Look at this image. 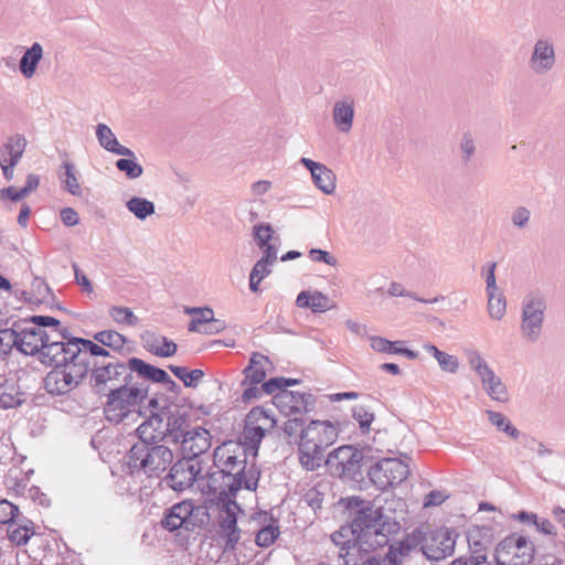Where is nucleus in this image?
<instances>
[{"instance_id":"a211bd4d","label":"nucleus","mask_w":565,"mask_h":565,"mask_svg":"<svg viewBox=\"0 0 565 565\" xmlns=\"http://www.w3.org/2000/svg\"><path fill=\"white\" fill-rule=\"evenodd\" d=\"M170 413V406H163L158 412L151 411L149 417L135 430L137 437H153V439L166 441V420Z\"/></svg>"},{"instance_id":"423d86ee","label":"nucleus","mask_w":565,"mask_h":565,"mask_svg":"<svg viewBox=\"0 0 565 565\" xmlns=\"http://www.w3.org/2000/svg\"><path fill=\"white\" fill-rule=\"evenodd\" d=\"M338 438V429L330 420H310L300 435L298 456L307 471L318 470L324 459V450Z\"/></svg>"},{"instance_id":"ea45409f","label":"nucleus","mask_w":565,"mask_h":565,"mask_svg":"<svg viewBox=\"0 0 565 565\" xmlns=\"http://www.w3.org/2000/svg\"><path fill=\"white\" fill-rule=\"evenodd\" d=\"M412 552H414L413 548L404 540L390 545L388 552L384 558L385 565H398L402 558L409 556Z\"/></svg>"},{"instance_id":"3c124183","label":"nucleus","mask_w":565,"mask_h":565,"mask_svg":"<svg viewBox=\"0 0 565 565\" xmlns=\"http://www.w3.org/2000/svg\"><path fill=\"white\" fill-rule=\"evenodd\" d=\"M262 420L269 422V427L276 425V419L270 415V411L265 409L263 406L253 407L246 415L245 423L253 425H260Z\"/></svg>"},{"instance_id":"f03ea898","label":"nucleus","mask_w":565,"mask_h":565,"mask_svg":"<svg viewBox=\"0 0 565 565\" xmlns=\"http://www.w3.org/2000/svg\"><path fill=\"white\" fill-rule=\"evenodd\" d=\"M351 521L331 534L338 547V565H381L377 548L388 545L391 537L401 530L399 523L375 508L373 501L356 495L341 500Z\"/></svg>"},{"instance_id":"f3484780","label":"nucleus","mask_w":565,"mask_h":565,"mask_svg":"<svg viewBox=\"0 0 565 565\" xmlns=\"http://www.w3.org/2000/svg\"><path fill=\"white\" fill-rule=\"evenodd\" d=\"M179 445H181L183 457L199 460L198 458L211 447V434L205 428L195 427L181 438Z\"/></svg>"},{"instance_id":"052dcab7","label":"nucleus","mask_w":565,"mask_h":565,"mask_svg":"<svg viewBox=\"0 0 565 565\" xmlns=\"http://www.w3.org/2000/svg\"><path fill=\"white\" fill-rule=\"evenodd\" d=\"M309 257L312 262L324 263L332 267H335L338 264L337 258L331 253L320 248H311L309 250Z\"/></svg>"},{"instance_id":"e2e57ef3","label":"nucleus","mask_w":565,"mask_h":565,"mask_svg":"<svg viewBox=\"0 0 565 565\" xmlns=\"http://www.w3.org/2000/svg\"><path fill=\"white\" fill-rule=\"evenodd\" d=\"M531 212L525 206L516 207L511 215V222L514 226L519 228H523L527 225L530 221Z\"/></svg>"},{"instance_id":"2eb2a0df","label":"nucleus","mask_w":565,"mask_h":565,"mask_svg":"<svg viewBox=\"0 0 565 565\" xmlns=\"http://www.w3.org/2000/svg\"><path fill=\"white\" fill-rule=\"evenodd\" d=\"M455 540L448 529L439 530L430 534L428 539H425L419 551L427 559L440 561L450 556L455 551Z\"/></svg>"},{"instance_id":"cd10ccee","label":"nucleus","mask_w":565,"mask_h":565,"mask_svg":"<svg viewBox=\"0 0 565 565\" xmlns=\"http://www.w3.org/2000/svg\"><path fill=\"white\" fill-rule=\"evenodd\" d=\"M62 168L64 169V172L60 174V180L63 190L67 191L74 196H82L83 190L76 174L75 164L68 160H65L62 163Z\"/></svg>"},{"instance_id":"a878e982","label":"nucleus","mask_w":565,"mask_h":565,"mask_svg":"<svg viewBox=\"0 0 565 565\" xmlns=\"http://www.w3.org/2000/svg\"><path fill=\"white\" fill-rule=\"evenodd\" d=\"M93 342L103 348H109L110 353H121L128 339L116 330H102L93 334Z\"/></svg>"},{"instance_id":"ddd939ff","label":"nucleus","mask_w":565,"mask_h":565,"mask_svg":"<svg viewBox=\"0 0 565 565\" xmlns=\"http://www.w3.org/2000/svg\"><path fill=\"white\" fill-rule=\"evenodd\" d=\"M556 64V53L554 43L548 38H540L533 45L529 58V67L536 75H545L551 72Z\"/></svg>"},{"instance_id":"603ef678","label":"nucleus","mask_w":565,"mask_h":565,"mask_svg":"<svg viewBox=\"0 0 565 565\" xmlns=\"http://www.w3.org/2000/svg\"><path fill=\"white\" fill-rule=\"evenodd\" d=\"M33 177L29 175L28 183L22 189H15L13 186L4 188L0 190V199H9L12 202H18L23 199L32 190Z\"/></svg>"},{"instance_id":"4be33fe9","label":"nucleus","mask_w":565,"mask_h":565,"mask_svg":"<svg viewBox=\"0 0 565 565\" xmlns=\"http://www.w3.org/2000/svg\"><path fill=\"white\" fill-rule=\"evenodd\" d=\"M188 508H190V500L181 501L167 509L161 520L162 527L169 532L180 529L186 531V516H190L192 511L191 509L186 510Z\"/></svg>"},{"instance_id":"f257e3e1","label":"nucleus","mask_w":565,"mask_h":565,"mask_svg":"<svg viewBox=\"0 0 565 565\" xmlns=\"http://www.w3.org/2000/svg\"><path fill=\"white\" fill-rule=\"evenodd\" d=\"M99 348L103 353H86L85 374L74 380L75 383H70L68 387L61 386L56 395L70 393L88 379L90 393L98 398H106L103 411L107 422L117 425L131 414L143 415L141 407L150 390L149 384L141 382L145 361L136 356L120 360L107 349Z\"/></svg>"},{"instance_id":"5fc2aeb1","label":"nucleus","mask_w":565,"mask_h":565,"mask_svg":"<svg viewBox=\"0 0 565 565\" xmlns=\"http://www.w3.org/2000/svg\"><path fill=\"white\" fill-rule=\"evenodd\" d=\"M333 307L332 300L319 290L311 294L310 309L312 312L321 313Z\"/></svg>"},{"instance_id":"e433bc0d","label":"nucleus","mask_w":565,"mask_h":565,"mask_svg":"<svg viewBox=\"0 0 565 565\" xmlns=\"http://www.w3.org/2000/svg\"><path fill=\"white\" fill-rule=\"evenodd\" d=\"M271 523L263 526L256 533L255 543L260 547H268L275 543L278 539L280 531L278 526V520L270 518Z\"/></svg>"},{"instance_id":"864d4df0","label":"nucleus","mask_w":565,"mask_h":565,"mask_svg":"<svg viewBox=\"0 0 565 565\" xmlns=\"http://www.w3.org/2000/svg\"><path fill=\"white\" fill-rule=\"evenodd\" d=\"M19 70L28 78L35 73V43L25 51L20 61Z\"/></svg>"},{"instance_id":"bb28decb","label":"nucleus","mask_w":565,"mask_h":565,"mask_svg":"<svg viewBox=\"0 0 565 565\" xmlns=\"http://www.w3.org/2000/svg\"><path fill=\"white\" fill-rule=\"evenodd\" d=\"M13 333L11 344L24 355H35V327L24 329L20 332L11 330Z\"/></svg>"},{"instance_id":"dca6fc26","label":"nucleus","mask_w":565,"mask_h":565,"mask_svg":"<svg viewBox=\"0 0 565 565\" xmlns=\"http://www.w3.org/2000/svg\"><path fill=\"white\" fill-rule=\"evenodd\" d=\"M25 145V138L21 135H15L9 138L0 149V166L7 181L13 179V168L22 157Z\"/></svg>"},{"instance_id":"7c9ffc66","label":"nucleus","mask_w":565,"mask_h":565,"mask_svg":"<svg viewBox=\"0 0 565 565\" xmlns=\"http://www.w3.org/2000/svg\"><path fill=\"white\" fill-rule=\"evenodd\" d=\"M38 548L43 550L44 555L39 559L38 565H57L60 559L58 544L54 539L40 536L38 534Z\"/></svg>"},{"instance_id":"f704fd0d","label":"nucleus","mask_w":565,"mask_h":565,"mask_svg":"<svg viewBox=\"0 0 565 565\" xmlns=\"http://www.w3.org/2000/svg\"><path fill=\"white\" fill-rule=\"evenodd\" d=\"M487 415L489 422L495 426L499 431L504 433L512 439L521 437V431L512 425L504 414L495 411H487Z\"/></svg>"},{"instance_id":"39448f33","label":"nucleus","mask_w":565,"mask_h":565,"mask_svg":"<svg viewBox=\"0 0 565 565\" xmlns=\"http://www.w3.org/2000/svg\"><path fill=\"white\" fill-rule=\"evenodd\" d=\"M137 438L125 456L130 473L159 478L173 462V450L167 441L156 440L153 437Z\"/></svg>"},{"instance_id":"de8ad7c7","label":"nucleus","mask_w":565,"mask_h":565,"mask_svg":"<svg viewBox=\"0 0 565 565\" xmlns=\"http://www.w3.org/2000/svg\"><path fill=\"white\" fill-rule=\"evenodd\" d=\"M116 168L125 173V175L130 179H137L142 175L143 168L139 164L136 159H118L115 163Z\"/></svg>"},{"instance_id":"b1692460","label":"nucleus","mask_w":565,"mask_h":565,"mask_svg":"<svg viewBox=\"0 0 565 565\" xmlns=\"http://www.w3.org/2000/svg\"><path fill=\"white\" fill-rule=\"evenodd\" d=\"M141 382L149 384L151 383H160L166 386V390L174 395H178L181 392V387L179 384L173 381L170 375L161 367L152 365L145 361L143 372Z\"/></svg>"},{"instance_id":"c756f323","label":"nucleus","mask_w":565,"mask_h":565,"mask_svg":"<svg viewBox=\"0 0 565 565\" xmlns=\"http://www.w3.org/2000/svg\"><path fill=\"white\" fill-rule=\"evenodd\" d=\"M168 369L175 377L183 382L185 387L195 388L204 377V372L201 369L189 370L185 366L173 364L168 365Z\"/></svg>"},{"instance_id":"37998d69","label":"nucleus","mask_w":565,"mask_h":565,"mask_svg":"<svg viewBox=\"0 0 565 565\" xmlns=\"http://www.w3.org/2000/svg\"><path fill=\"white\" fill-rule=\"evenodd\" d=\"M488 296V310L491 318L500 320L507 310L505 298L502 292L490 291Z\"/></svg>"},{"instance_id":"58836bf2","label":"nucleus","mask_w":565,"mask_h":565,"mask_svg":"<svg viewBox=\"0 0 565 565\" xmlns=\"http://www.w3.org/2000/svg\"><path fill=\"white\" fill-rule=\"evenodd\" d=\"M38 309L45 307L49 309H62L60 303L56 301L55 296L52 294L51 288L49 285L42 280L40 277H38Z\"/></svg>"},{"instance_id":"5701e85b","label":"nucleus","mask_w":565,"mask_h":565,"mask_svg":"<svg viewBox=\"0 0 565 565\" xmlns=\"http://www.w3.org/2000/svg\"><path fill=\"white\" fill-rule=\"evenodd\" d=\"M266 435V427L264 425H253L245 423L243 433L239 437V445L242 449H246V452H252L253 457L258 454L262 440Z\"/></svg>"},{"instance_id":"72a5a7b5","label":"nucleus","mask_w":565,"mask_h":565,"mask_svg":"<svg viewBox=\"0 0 565 565\" xmlns=\"http://www.w3.org/2000/svg\"><path fill=\"white\" fill-rule=\"evenodd\" d=\"M34 533L35 531L32 521H29L28 524H18L14 520L8 525L9 539L17 545L26 544Z\"/></svg>"},{"instance_id":"bf43d9fd","label":"nucleus","mask_w":565,"mask_h":565,"mask_svg":"<svg viewBox=\"0 0 565 565\" xmlns=\"http://www.w3.org/2000/svg\"><path fill=\"white\" fill-rule=\"evenodd\" d=\"M436 360L444 372L456 373L459 369V361L457 356L448 354L444 351L437 356Z\"/></svg>"},{"instance_id":"69168bd1","label":"nucleus","mask_w":565,"mask_h":565,"mask_svg":"<svg viewBox=\"0 0 565 565\" xmlns=\"http://www.w3.org/2000/svg\"><path fill=\"white\" fill-rule=\"evenodd\" d=\"M226 322L221 319L214 318V312L212 311V319L210 321H205L202 327V333L205 334H216L226 329Z\"/></svg>"},{"instance_id":"4d7b16f0","label":"nucleus","mask_w":565,"mask_h":565,"mask_svg":"<svg viewBox=\"0 0 565 565\" xmlns=\"http://www.w3.org/2000/svg\"><path fill=\"white\" fill-rule=\"evenodd\" d=\"M468 361L471 369L478 374V376L484 377L486 373L491 371L486 360L476 351H470L468 353Z\"/></svg>"},{"instance_id":"09e8293b","label":"nucleus","mask_w":565,"mask_h":565,"mask_svg":"<svg viewBox=\"0 0 565 565\" xmlns=\"http://www.w3.org/2000/svg\"><path fill=\"white\" fill-rule=\"evenodd\" d=\"M96 137L99 145L107 151H111L115 146H118V140L111 129L105 124H98L96 127Z\"/></svg>"},{"instance_id":"79ce46f5","label":"nucleus","mask_w":565,"mask_h":565,"mask_svg":"<svg viewBox=\"0 0 565 565\" xmlns=\"http://www.w3.org/2000/svg\"><path fill=\"white\" fill-rule=\"evenodd\" d=\"M110 318L118 324L137 326L139 322L138 317L128 307L113 306L108 311Z\"/></svg>"},{"instance_id":"412c9836","label":"nucleus","mask_w":565,"mask_h":565,"mask_svg":"<svg viewBox=\"0 0 565 565\" xmlns=\"http://www.w3.org/2000/svg\"><path fill=\"white\" fill-rule=\"evenodd\" d=\"M271 365L273 363L268 356L259 352H253L248 365L243 370L244 380L242 385L264 383L267 375V366Z\"/></svg>"},{"instance_id":"774afa93","label":"nucleus","mask_w":565,"mask_h":565,"mask_svg":"<svg viewBox=\"0 0 565 565\" xmlns=\"http://www.w3.org/2000/svg\"><path fill=\"white\" fill-rule=\"evenodd\" d=\"M273 263H269L267 260H264L263 258H259L254 267L252 268V274L254 277H262V279L266 278L271 274L270 266H273Z\"/></svg>"},{"instance_id":"49530a36","label":"nucleus","mask_w":565,"mask_h":565,"mask_svg":"<svg viewBox=\"0 0 565 565\" xmlns=\"http://www.w3.org/2000/svg\"><path fill=\"white\" fill-rule=\"evenodd\" d=\"M370 341L371 348L374 351L387 354H398L397 349H401V347L404 344L403 341H390L379 335L372 337Z\"/></svg>"},{"instance_id":"a18cd8bd","label":"nucleus","mask_w":565,"mask_h":565,"mask_svg":"<svg viewBox=\"0 0 565 565\" xmlns=\"http://www.w3.org/2000/svg\"><path fill=\"white\" fill-rule=\"evenodd\" d=\"M354 108H333V120L341 132H349L352 128Z\"/></svg>"},{"instance_id":"9b49d317","label":"nucleus","mask_w":565,"mask_h":565,"mask_svg":"<svg viewBox=\"0 0 565 565\" xmlns=\"http://www.w3.org/2000/svg\"><path fill=\"white\" fill-rule=\"evenodd\" d=\"M281 386L273 394V404L286 416L310 413L316 407V397L311 393H298Z\"/></svg>"},{"instance_id":"0e129e2a","label":"nucleus","mask_w":565,"mask_h":565,"mask_svg":"<svg viewBox=\"0 0 565 565\" xmlns=\"http://www.w3.org/2000/svg\"><path fill=\"white\" fill-rule=\"evenodd\" d=\"M162 343L163 344L161 347L151 349L152 354L160 356V358H169V356H172L175 354L178 347L172 340H169L168 338L162 337Z\"/></svg>"},{"instance_id":"c85d7f7f","label":"nucleus","mask_w":565,"mask_h":565,"mask_svg":"<svg viewBox=\"0 0 565 565\" xmlns=\"http://www.w3.org/2000/svg\"><path fill=\"white\" fill-rule=\"evenodd\" d=\"M482 385L487 394L494 401L505 402L508 399V391L503 382L499 376L495 375L493 370L486 373L484 377H481Z\"/></svg>"},{"instance_id":"8fccbe9b","label":"nucleus","mask_w":565,"mask_h":565,"mask_svg":"<svg viewBox=\"0 0 565 565\" xmlns=\"http://www.w3.org/2000/svg\"><path fill=\"white\" fill-rule=\"evenodd\" d=\"M274 230L268 223H259L253 227V237L256 245L262 249L271 243Z\"/></svg>"},{"instance_id":"338daca9","label":"nucleus","mask_w":565,"mask_h":565,"mask_svg":"<svg viewBox=\"0 0 565 565\" xmlns=\"http://www.w3.org/2000/svg\"><path fill=\"white\" fill-rule=\"evenodd\" d=\"M512 520L519 521L520 523L529 526H534L539 522V516L534 512L521 510L516 513H512L510 516Z\"/></svg>"},{"instance_id":"c9c22d12","label":"nucleus","mask_w":565,"mask_h":565,"mask_svg":"<svg viewBox=\"0 0 565 565\" xmlns=\"http://www.w3.org/2000/svg\"><path fill=\"white\" fill-rule=\"evenodd\" d=\"M315 185L326 194H331L335 190V175L331 169L322 166L320 170L311 174Z\"/></svg>"},{"instance_id":"c03bdc74","label":"nucleus","mask_w":565,"mask_h":565,"mask_svg":"<svg viewBox=\"0 0 565 565\" xmlns=\"http://www.w3.org/2000/svg\"><path fill=\"white\" fill-rule=\"evenodd\" d=\"M305 419L303 418H289L282 425V431L285 436L288 438L289 444H298L300 435H302V429H305Z\"/></svg>"},{"instance_id":"6ab92c4d","label":"nucleus","mask_w":565,"mask_h":565,"mask_svg":"<svg viewBox=\"0 0 565 565\" xmlns=\"http://www.w3.org/2000/svg\"><path fill=\"white\" fill-rule=\"evenodd\" d=\"M300 382L301 381L298 379L277 376L270 377L264 383H260V387H258V384H247L248 387H246L242 393L241 401L245 404H248L254 399L260 398L263 394L273 395L276 392V390L281 386H294L299 384Z\"/></svg>"},{"instance_id":"7ed1b4c3","label":"nucleus","mask_w":565,"mask_h":565,"mask_svg":"<svg viewBox=\"0 0 565 565\" xmlns=\"http://www.w3.org/2000/svg\"><path fill=\"white\" fill-rule=\"evenodd\" d=\"M38 361L52 370L43 379V386L51 395H56L61 386L75 383L87 371L84 362L86 353H103L90 339L74 337L67 328L38 329Z\"/></svg>"},{"instance_id":"9d476101","label":"nucleus","mask_w":565,"mask_h":565,"mask_svg":"<svg viewBox=\"0 0 565 565\" xmlns=\"http://www.w3.org/2000/svg\"><path fill=\"white\" fill-rule=\"evenodd\" d=\"M202 471L201 461L181 457L173 461L161 482L174 492H183L193 487Z\"/></svg>"},{"instance_id":"473e14b6","label":"nucleus","mask_w":565,"mask_h":565,"mask_svg":"<svg viewBox=\"0 0 565 565\" xmlns=\"http://www.w3.org/2000/svg\"><path fill=\"white\" fill-rule=\"evenodd\" d=\"M191 515L186 516V532L203 529L210 523V512L205 505H194L190 501ZM189 510V508L186 509Z\"/></svg>"},{"instance_id":"6e6d98bb","label":"nucleus","mask_w":565,"mask_h":565,"mask_svg":"<svg viewBox=\"0 0 565 565\" xmlns=\"http://www.w3.org/2000/svg\"><path fill=\"white\" fill-rule=\"evenodd\" d=\"M459 149L461 152V161L468 163L476 153L475 140L470 134H463L459 142Z\"/></svg>"},{"instance_id":"aec40b11","label":"nucleus","mask_w":565,"mask_h":565,"mask_svg":"<svg viewBox=\"0 0 565 565\" xmlns=\"http://www.w3.org/2000/svg\"><path fill=\"white\" fill-rule=\"evenodd\" d=\"M164 428L166 441L179 445L181 438H184L190 431V420L186 412L180 411L178 407L170 406V413L166 420Z\"/></svg>"},{"instance_id":"393cba45","label":"nucleus","mask_w":565,"mask_h":565,"mask_svg":"<svg viewBox=\"0 0 565 565\" xmlns=\"http://www.w3.org/2000/svg\"><path fill=\"white\" fill-rule=\"evenodd\" d=\"M492 529L489 526H477L469 531L468 543L470 548L469 556H483L487 559V550L491 544Z\"/></svg>"},{"instance_id":"13d9d810","label":"nucleus","mask_w":565,"mask_h":565,"mask_svg":"<svg viewBox=\"0 0 565 565\" xmlns=\"http://www.w3.org/2000/svg\"><path fill=\"white\" fill-rule=\"evenodd\" d=\"M19 509L13 503L3 499L0 500V524H10L14 521L18 515Z\"/></svg>"},{"instance_id":"6e6552de","label":"nucleus","mask_w":565,"mask_h":565,"mask_svg":"<svg viewBox=\"0 0 565 565\" xmlns=\"http://www.w3.org/2000/svg\"><path fill=\"white\" fill-rule=\"evenodd\" d=\"M408 475V466L398 458H382L374 461L371 457L366 478L383 491L401 484Z\"/></svg>"},{"instance_id":"f8f14e48","label":"nucleus","mask_w":565,"mask_h":565,"mask_svg":"<svg viewBox=\"0 0 565 565\" xmlns=\"http://www.w3.org/2000/svg\"><path fill=\"white\" fill-rule=\"evenodd\" d=\"M218 500L222 502L220 511L218 525L221 533L225 536V551H234L241 539V529L237 526L236 511H242L235 497H224L218 493Z\"/></svg>"},{"instance_id":"1a4fd4ad","label":"nucleus","mask_w":565,"mask_h":565,"mask_svg":"<svg viewBox=\"0 0 565 565\" xmlns=\"http://www.w3.org/2000/svg\"><path fill=\"white\" fill-rule=\"evenodd\" d=\"M545 310L546 300L541 292H530L525 296L522 303L521 331L526 340L534 342L540 338Z\"/></svg>"},{"instance_id":"20e7f679","label":"nucleus","mask_w":565,"mask_h":565,"mask_svg":"<svg viewBox=\"0 0 565 565\" xmlns=\"http://www.w3.org/2000/svg\"><path fill=\"white\" fill-rule=\"evenodd\" d=\"M246 449L233 441L216 447L213 454L214 466L223 476L224 488L220 491L224 497H236L241 489L256 491L260 471L255 462L248 465Z\"/></svg>"},{"instance_id":"0eeeda50","label":"nucleus","mask_w":565,"mask_h":565,"mask_svg":"<svg viewBox=\"0 0 565 565\" xmlns=\"http://www.w3.org/2000/svg\"><path fill=\"white\" fill-rule=\"evenodd\" d=\"M370 458L364 449L343 445L328 455L324 465L331 477L361 488L366 480Z\"/></svg>"},{"instance_id":"4c0bfd02","label":"nucleus","mask_w":565,"mask_h":565,"mask_svg":"<svg viewBox=\"0 0 565 565\" xmlns=\"http://www.w3.org/2000/svg\"><path fill=\"white\" fill-rule=\"evenodd\" d=\"M352 417L359 423L362 434H369L375 415L370 407L365 405H354L352 407Z\"/></svg>"},{"instance_id":"680f3d73","label":"nucleus","mask_w":565,"mask_h":565,"mask_svg":"<svg viewBox=\"0 0 565 565\" xmlns=\"http://www.w3.org/2000/svg\"><path fill=\"white\" fill-rule=\"evenodd\" d=\"M8 388L2 386L0 387V407L8 409L15 406H19L23 399L20 394L13 395L12 393L7 391Z\"/></svg>"},{"instance_id":"4468645a","label":"nucleus","mask_w":565,"mask_h":565,"mask_svg":"<svg viewBox=\"0 0 565 565\" xmlns=\"http://www.w3.org/2000/svg\"><path fill=\"white\" fill-rule=\"evenodd\" d=\"M499 546L502 552L512 554L513 565H529L534 559V544L523 534L512 533L501 541Z\"/></svg>"},{"instance_id":"2f4dec72","label":"nucleus","mask_w":565,"mask_h":565,"mask_svg":"<svg viewBox=\"0 0 565 565\" xmlns=\"http://www.w3.org/2000/svg\"><path fill=\"white\" fill-rule=\"evenodd\" d=\"M127 210L132 213L138 220L143 221L156 212V206L152 201L146 198L132 196L126 202Z\"/></svg>"},{"instance_id":"a19ab883","label":"nucleus","mask_w":565,"mask_h":565,"mask_svg":"<svg viewBox=\"0 0 565 565\" xmlns=\"http://www.w3.org/2000/svg\"><path fill=\"white\" fill-rule=\"evenodd\" d=\"M184 312L186 315L200 313V317H195L190 321L188 327L190 332H202V328H199V326L203 327L205 321L212 319V308L210 307H185Z\"/></svg>"}]
</instances>
